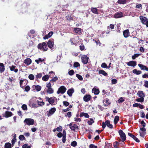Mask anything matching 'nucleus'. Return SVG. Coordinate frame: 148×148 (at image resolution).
I'll return each instance as SVG.
<instances>
[{
    "mask_svg": "<svg viewBox=\"0 0 148 148\" xmlns=\"http://www.w3.org/2000/svg\"><path fill=\"white\" fill-rule=\"evenodd\" d=\"M140 124L143 127H140V131L139 132L140 136L143 138H144L146 133V129L145 128V127L146 124L143 120L141 121Z\"/></svg>",
    "mask_w": 148,
    "mask_h": 148,
    "instance_id": "f257e3e1",
    "label": "nucleus"
},
{
    "mask_svg": "<svg viewBox=\"0 0 148 148\" xmlns=\"http://www.w3.org/2000/svg\"><path fill=\"white\" fill-rule=\"evenodd\" d=\"M38 49L44 51H47L48 49L47 44L45 42L39 43L37 46Z\"/></svg>",
    "mask_w": 148,
    "mask_h": 148,
    "instance_id": "f03ea898",
    "label": "nucleus"
},
{
    "mask_svg": "<svg viewBox=\"0 0 148 148\" xmlns=\"http://www.w3.org/2000/svg\"><path fill=\"white\" fill-rule=\"evenodd\" d=\"M46 87L47 88V93L49 94H51L53 93L54 90L51 88V85L50 82L47 83L46 85Z\"/></svg>",
    "mask_w": 148,
    "mask_h": 148,
    "instance_id": "7ed1b4c3",
    "label": "nucleus"
},
{
    "mask_svg": "<svg viewBox=\"0 0 148 148\" xmlns=\"http://www.w3.org/2000/svg\"><path fill=\"white\" fill-rule=\"evenodd\" d=\"M24 122L28 125H33L34 123V120L31 118L25 119L24 121Z\"/></svg>",
    "mask_w": 148,
    "mask_h": 148,
    "instance_id": "20e7f679",
    "label": "nucleus"
},
{
    "mask_svg": "<svg viewBox=\"0 0 148 148\" xmlns=\"http://www.w3.org/2000/svg\"><path fill=\"white\" fill-rule=\"evenodd\" d=\"M66 88L64 86H61L58 90L57 93L58 94L60 93L63 94L66 91Z\"/></svg>",
    "mask_w": 148,
    "mask_h": 148,
    "instance_id": "39448f33",
    "label": "nucleus"
},
{
    "mask_svg": "<svg viewBox=\"0 0 148 148\" xmlns=\"http://www.w3.org/2000/svg\"><path fill=\"white\" fill-rule=\"evenodd\" d=\"M89 58L86 55H84L81 57L82 61L84 64H86L88 62Z\"/></svg>",
    "mask_w": 148,
    "mask_h": 148,
    "instance_id": "423d86ee",
    "label": "nucleus"
},
{
    "mask_svg": "<svg viewBox=\"0 0 148 148\" xmlns=\"http://www.w3.org/2000/svg\"><path fill=\"white\" fill-rule=\"evenodd\" d=\"M119 133L120 137L122 139V142H124L126 139V136L125 134L121 130H120L119 131Z\"/></svg>",
    "mask_w": 148,
    "mask_h": 148,
    "instance_id": "0eeeda50",
    "label": "nucleus"
},
{
    "mask_svg": "<svg viewBox=\"0 0 148 148\" xmlns=\"http://www.w3.org/2000/svg\"><path fill=\"white\" fill-rule=\"evenodd\" d=\"M54 44V40L53 39H50L47 42V45L48 46L50 49L53 47V45Z\"/></svg>",
    "mask_w": 148,
    "mask_h": 148,
    "instance_id": "6e6552de",
    "label": "nucleus"
},
{
    "mask_svg": "<svg viewBox=\"0 0 148 148\" xmlns=\"http://www.w3.org/2000/svg\"><path fill=\"white\" fill-rule=\"evenodd\" d=\"M56 109L55 108H51L50 109L49 112L47 113V115L48 117L51 116L56 111Z\"/></svg>",
    "mask_w": 148,
    "mask_h": 148,
    "instance_id": "1a4fd4ad",
    "label": "nucleus"
},
{
    "mask_svg": "<svg viewBox=\"0 0 148 148\" xmlns=\"http://www.w3.org/2000/svg\"><path fill=\"white\" fill-rule=\"evenodd\" d=\"M55 99H56V98L54 97L50 98L48 102L49 104H51V105H55L56 104L57 102V99H56V101L55 102L56 104H54L55 103Z\"/></svg>",
    "mask_w": 148,
    "mask_h": 148,
    "instance_id": "9d476101",
    "label": "nucleus"
},
{
    "mask_svg": "<svg viewBox=\"0 0 148 148\" xmlns=\"http://www.w3.org/2000/svg\"><path fill=\"white\" fill-rule=\"evenodd\" d=\"M123 16V14L121 12H116L114 15V17L116 18H120Z\"/></svg>",
    "mask_w": 148,
    "mask_h": 148,
    "instance_id": "9b49d317",
    "label": "nucleus"
},
{
    "mask_svg": "<svg viewBox=\"0 0 148 148\" xmlns=\"http://www.w3.org/2000/svg\"><path fill=\"white\" fill-rule=\"evenodd\" d=\"M139 18L141 22L143 25H144L146 22V21L148 20V19L147 18L142 16H140Z\"/></svg>",
    "mask_w": 148,
    "mask_h": 148,
    "instance_id": "f8f14e48",
    "label": "nucleus"
},
{
    "mask_svg": "<svg viewBox=\"0 0 148 148\" xmlns=\"http://www.w3.org/2000/svg\"><path fill=\"white\" fill-rule=\"evenodd\" d=\"M13 114L10 111H6L5 113L3 114V116L6 118L11 117L13 115Z\"/></svg>",
    "mask_w": 148,
    "mask_h": 148,
    "instance_id": "ddd939ff",
    "label": "nucleus"
},
{
    "mask_svg": "<svg viewBox=\"0 0 148 148\" xmlns=\"http://www.w3.org/2000/svg\"><path fill=\"white\" fill-rule=\"evenodd\" d=\"M123 35L124 37L127 38L130 35V33L129 30L128 29L124 30L123 32Z\"/></svg>",
    "mask_w": 148,
    "mask_h": 148,
    "instance_id": "4468645a",
    "label": "nucleus"
},
{
    "mask_svg": "<svg viewBox=\"0 0 148 148\" xmlns=\"http://www.w3.org/2000/svg\"><path fill=\"white\" fill-rule=\"evenodd\" d=\"M127 65L129 66L134 67L136 65V62L132 60L130 61L127 62Z\"/></svg>",
    "mask_w": 148,
    "mask_h": 148,
    "instance_id": "2eb2a0df",
    "label": "nucleus"
},
{
    "mask_svg": "<svg viewBox=\"0 0 148 148\" xmlns=\"http://www.w3.org/2000/svg\"><path fill=\"white\" fill-rule=\"evenodd\" d=\"M103 106H107L111 104V102L109 101V99L106 98L103 100Z\"/></svg>",
    "mask_w": 148,
    "mask_h": 148,
    "instance_id": "dca6fc26",
    "label": "nucleus"
},
{
    "mask_svg": "<svg viewBox=\"0 0 148 148\" xmlns=\"http://www.w3.org/2000/svg\"><path fill=\"white\" fill-rule=\"evenodd\" d=\"M91 97L90 95H86L84 96L83 97L84 100L85 102H88L91 99Z\"/></svg>",
    "mask_w": 148,
    "mask_h": 148,
    "instance_id": "f3484780",
    "label": "nucleus"
},
{
    "mask_svg": "<svg viewBox=\"0 0 148 148\" xmlns=\"http://www.w3.org/2000/svg\"><path fill=\"white\" fill-rule=\"evenodd\" d=\"M128 134L129 136L133 138L137 142L139 143L140 142L139 140L138 139V138L130 132L128 133Z\"/></svg>",
    "mask_w": 148,
    "mask_h": 148,
    "instance_id": "a211bd4d",
    "label": "nucleus"
},
{
    "mask_svg": "<svg viewBox=\"0 0 148 148\" xmlns=\"http://www.w3.org/2000/svg\"><path fill=\"white\" fill-rule=\"evenodd\" d=\"M70 129L74 132H77L79 130L78 126L76 124H74L70 127Z\"/></svg>",
    "mask_w": 148,
    "mask_h": 148,
    "instance_id": "6ab92c4d",
    "label": "nucleus"
},
{
    "mask_svg": "<svg viewBox=\"0 0 148 148\" xmlns=\"http://www.w3.org/2000/svg\"><path fill=\"white\" fill-rule=\"evenodd\" d=\"M138 65L141 70H145L146 71H148V68L147 66L140 64H138Z\"/></svg>",
    "mask_w": 148,
    "mask_h": 148,
    "instance_id": "aec40b11",
    "label": "nucleus"
},
{
    "mask_svg": "<svg viewBox=\"0 0 148 148\" xmlns=\"http://www.w3.org/2000/svg\"><path fill=\"white\" fill-rule=\"evenodd\" d=\"M137 95L140 97H143L144 98L145 97V94L143 91L139 90L138 92Z\"/></svg>",
    "mask_w": 148,
    "mask_h": 148,
    "instance_id": "412c9836",
    "label": "nucleus"
},
{
    "mask_svg": "<svg viewBox=\"0 0 148 148\" xmlns=\"http://www.w3.org/2000/svg\"><path fill=\"white\" fill-rule=\"evenodd\" d=\"M32 62V60L30 58H27L24 60V63L27 65H29Z\"/></svg>",
    "mask_w": 148,
    "mask_h": 148,
    "instance_id": "4be33fe9",
    "label": "nucleus"
},
{
    "mask_svg": "<svg viewBox=\"0 0 148 148\" xmlns=\"http://www.w3.org/2000/svg\"><path fill=\"white\" fill-rule=\"evenodd\" d=\"M92 92L94 93L95 95H97L99 93L100 91L99 89L96 88H94L92 90Z\"/></svg>",
    "mask_w": 148,
    "mask_h": 148,
    "instance_id": "5701e85b",
    "label": "nucleus"
},
{
    "mask_svg": "<svg viewBox=\"0 0 148 148\" xmlns=\"http://www.w3.org/2000/svg\"><path fill=\"white\" fill-rule=\"evenodd\" d=\"M9 68L10 69V70L11 71H14L15 72L17 73L18 71V70L17 69H15L16 68V66H15L12 65V66H9Z\"/></svg>",
    "mask_w": 148,
    "mask_h": 148,
    "instance_id": "b1692460",
    "label": "nucleus"
},
{
    "mask_svg": "<svg viewBox=\"0 0 148 148\" xmlns=\"http://www.w3.org/2000/svg\"><path fill=\"white\" fill-rule=\"evenodd\" d=\"M74 90L73 88H71L68 90L67 91L68 95L70 96L71 97L72 94L74 92Z\"/></svg>",
    "mask_w": 148,
    "mask_h": 148,
    "instance_id": "393cba45",
    "label": "nucleus"
},
{
    "mask_svg": "<svg viewBox=\"0 0 148 148\" xmlns=\"http://www.w3.org/2000/svg\"><path fill=\"white\" fill-rule=\"evenodd\" d=\"M74 31L75 33L81 34V29L79 28L76 27L74 29Z\"/></svg>",
    "mask_w": 148,
    "mask_h": 148,
    "instance_id": "a878e982",
    "label": "nucleus"
},
{
    "mask_svg": "<svg viewBox=\"0 0 148 148\" xmlns=\"http://www.w3.org/2000/svg\"><path fill=\"white\" fill-rule=\"evenodd\" d=\"M91 11L95 14H98L99 12L98 11V9L96 8L92 7L91 8Z\"/></svg>",
    "mask_w": 148,
    "mask_h": 148,
    "instance_id": "bb28decb",
    "label": "nucleus"
},
{
    "mask_svg": "<svg viewBox=\"0 0 148 148\" xmlns=\"http://www.w3.org/2000/svg\"><path fill=\"white\" fill-rule=\"evenodd\" d=\"M5 69V66L3 63H0V72H3Z\"/></svg>",
    "mask_w": 148,
    "mask_h": 148,
    "instance_id": "cd10ccee",
    "label": "nucleus"
},
{
    "mask_svg": "<svg viewBox=\"0 0 148 148\" xmlns=\"http://www.w3.org/2000/svg\"><path fill=\"white\" fill-rule=\"evenodd\" d=\"M105 123L107 127L110 129H112L113 128V126L110 123V121L108 120H107L105 121Z\"/></svg>",
    "mask_w": 148,
    "mask_h": 148,
    "instance_id": "c85d7f7f",
    "label": "nucleus"
},
{
    "mask_svg": "<svg viewBox=\"0 0 148 148\" xmlns=\"http://www.w3.org/2000/svg\"><path fill=\"white\" fill-rule=\"evenodd\" d=\"M79 116L80 117L84 116L86 118H89V115L87 113L81 112Z\"/></svg>",
    "mask_w": 148,
    "mask_h": 148,
    "instance_id": "c756f323",
    "label": "nucleus"
},
{
    "mask_svg": "<svg viewBox=\"0 0 148 148\" xmlns=\"http://www.w3.org/2000/svg\"><path fill=\"white\" fill-rule=\"evenodd\" d=\"M133 73L136 75H140L142 73V71L140 70H137L136 69H134L133 70Z\"/></svg>",
    "mask_w": 148,
    "mask_h": 148,
    "instance_id": "7c9ffc66",
    "label": "nucleus"
},
{
    "mask_svg": "<svg viewBox=\"0 0 148 148\" xmlns=\"http://www.w3.org/2000/svg\"><path fill=\"white\" fill-rule=\"evenodd\" d=\"M99 74H101L104 76H106L108 75L107 73L103 70H99Z\"/></svg>",
    "mask_w": 148,
    "mask_h": 148,
    "instance_id": "2f4dec72",
    "label": "nucleus"
},
{
    "mask_svg": "<svg viewBox=\"0 0 148 148\" xmlns=\"http://www.w3.org/2000/svg\"><path fill=\"white\" fill-rule=\"evenodd\" d=\"M70 41L71 43V45H76L77 42L75 41V38H72L70 39Z\"/></svg>",
    "mask_w": 148,
    "mask_h": 148,
    "instance_id": "473e14b6",
    "label": "nucleus"
},
{
    "mask_svg": "<svg viewBox=\"0 0 148 148\" xmlns=\"http://www.w3.org/2000/svg\"><path fill=\"white\" fill-rule=\"evenodd\" d=\"M49 77V75H46L42 77V79L44 81H46L48 80Z\"/></svg>",
    "mask_w": 148,
    "mask_h": 148,
    "instance_id": "72a5a7b5",
    "label": "nucleus"
},
{
    "mask_svg": "<svg viewBox=\"0 0 148 148\" xmlns=\"http://www.w3.org/2000/svg\"><path fill=\"white\" fill-rule=\"evenodd\" d=\"M127 2L126 0H118L117 3L119 4H125Z\"/></svg>",
    "mask_w": 148,
    "mask_h": 148,
    "instance_id": "f704fd0d",
    "label": "nucleus"
},
{
    "mask_svg": "<svg viewBox=\"0 0 148 148\" xmlns=\"http://www.w3.org/2000/svg\"><path fill=\"white\" fill-rule=\"evenodd\" d=\"M4 147L5 148H11L12 145L9 143H7L5 144Z\"/></svg>",
    "mask_w": 148,
    "mask_h": 148,
    "instance_id": "c9c22d12",
    "label": "nucleus"
},
{
    "mask_svg": "<svg viewBox=\"0 0 148 148\" xmlns=\"http://www.w3.org/2000/svg\"><path fill=\"white\" fill-rule=\"evenodd\" d=\"M119 120V117L118 116H116L114 119V124H116Z\"/></svg>",
    "mask_w": 148,
    "mask_h": 148,
    "instance_id": "e433bc0d",
    "label": "nucleus"
},
{
    "mask_svg": "<svg viewBox=\"0 0 148 148\" xmlns=\"http://www.w3.org/2000/svg\"><path fill=\"white\" fill-rule=\"evenodd\" d=\"M69 6V5L68 4H66L65 5H63L62 7V10L65 11L66 10L67 8Z\"/></svg>",
    "mask_w": 148,
    "mask_h": 148,
    "instance_id": "4c0bfd02",
    "label": "nucleus"
},
{
    "mask_svg": "<svg viewBox=\"0 0 148 148\" xmlns=\"http://www.w3.org/2000/svg\"><path fill=\"white\" fill-rule=\"evenodd\" d=\"M49 76L50 78H52L55 75V73L53 71H51L49 72Z\"/></svg>",
    "mask_w": 148,
    "mask_h": 148,
    "instance_id": "58836bf2",
    "label": "nucleus"
},
{
    "mask_svg": "<svg viewBox=\"0 0 148 148\" xmlns=\"http://www.w3.org/2000/svg\"><path fill=\"white\" fill-rule=\"evenodd\" d=\"M35 88L38 91H40L41 89V87L39 85H36L35 86Z\"/></svg>",
    "mask_w": 148,
    "mask_h": 148,
    "instance_id": "ea45409f",
    "label": "nucleus"
},
{
    "mask_svg": "<svg viewBox=\"0 0 148 148\" xmlns=\"http://www.w3.org/2000/svg\"><path fill=\"white\" fill-rule=\"evenodd\" d=\"M136 101L138 102H143L144 101V98L143 97L138 98L136 99Z\"/></svg>",
    "mask_w": 148,
    "mask_h": 148,
    "instance_id": "a19ab883",
    "label": "nucleus"
},
{
    "mask_svg": "<svg viewBox=\"0 0 148 148\" xmlns=\"http://www.w3.org/2000/svg\"><path fill=\"white\" fill-rule=\"evenodd\" d=\"M72 113L71 112H69L65 114V116L68 117L69 118H70L71 116Z\"/></svg>",
    "mask_w": 148,
    "mask_h": 148,
    "instance_id": "79ce46f5",
    "label": "nucleus"
},
{
    "mask_svg": "<svg viewBox=\"0 0 148 148\" xmlns=\"http://www.w3.org/2000/svg\"><path fill=\"white\" fill-rule=\"evenodd\" d=\"M19 139L21 141L25 140V138L23 135H20L19 136Z\"/></svg>",
    "mask_w": 148,
    "mask_h": 148,
    "instance_id": "37998d69",
    "label": "nucleus"
},
{
    "mask_svg": "<svg viewBox=\"0 0 148 148\" xmlns=\"http://www.w3.org/2000/svg\"><path fill=\"white\" fill-rule=\"evenodd\" d=\"M77 143L76 141H74L72 142L71 144V145L73 147H75L77 145Z\"/></svg>",
    "mask_w": 148,
    "mask_h": 148,
    "instance_id": "c03bdc74",
    "label": "nucleus"
},
{
    "mask_svg": "<svg viewBox=\"0 0 148 148\" xmlns=\"http://www.w3.org/2000/svg\"><path fill=\"white\" fill-rule=\"evenodd\" d=\"M140 55V54L136 53L134 54V55L132 56V58L133 60H134L136 58L138 57Z\"/></svg>",
    "mask_w": 148,
    "mask_h": 148,
    "instance_id": "a18cd8bd",
    "label": "nucleus"
},
{
    "mask_svg": "<svg viewBox=\"0 0 148 148\" xmlns=\"http://www.w3.org/2000/svg\"><path fill=\"white\" fill-rule=\"evenodd\" d=\"M76 75V77L78 78V79H79L81 81H82L83 80V77L81 75L77 74Z\"/></svg>",
    "mask_w": 148,
    "mask_h": 148,
    "instance_id": "49530a36",
    "label": "nucleus"
},
{
    "mask_svg": "<svg viewBox=\"0 0 148 148\" xmlns=\"http://www.w3.org/2000/svg\"><path fill=\"white\" fill-rule=\"evenodd\" d=\"M58 79V78L56 76H55L52 79L50 80L49 82L51 83V82H56Z\"/></svg>",
    "mask_w": 148,
    "mask_h": 148,
    "instance_id": "de8ad7c7",
    "label": "nucleus"
},
{
    "mask_svg": "<svg viewBox=\"0 0 148 148\" xmlns=\"http://www.w3.org/2000/svg\"><path fill=\"white\" fill-rule=\"evenodd\" d=\"M112 144L110 143H107L106 144L105 148H111Z\"/></svg>",
    "mask_w": 148,
    "mask_h": 148,
    "instance_id": "09e8293b",
    "label": "nucleus"
},
{
    "mask_svg": "<svg viewBox=\"0 0 148 148\" xmlns=\"http://www.w3.org/2000/svg\"><path fill=\"white\" fill-rule=\"evenodd\" d=\"M90 121H88L87 123L89 125H91L94 123V121L92 119H90Z\"/></svg>",
    "mask_w": 148,
    "mask_h": 148,
    "instance_id": "8fccbe9b",
    "label": "nucleus"
},
{
    "mask_svg": "<svg viewBox=\"0 0 148 148\" xmlns=\"http://www.w3.org/2000/svg\"><path fill=\"white\" fill-rule=\"evenodd\" d=\"M29 78L31 80H34V76L32 74L29 75L28 76Z\"/></svg>",
    "mask_w": 148,
    "mask_h": 148,
    "instance_id": "3c124183",
    "label": "nucleus"
},
{
    "mask_svg": "<svg viewBox=\"0 0 148 148\" xmlns=\"http://www.w3.org/2000/svg\"><path fill=\"white\" fill-rule=\"evenodd\" d=\"M30 89V88L29 86H26L25 88V91L27 92H28L29 91Z\"/></svg>",
    "mask_w": 148,
    "mask_h": 148,
    "instance_id": "603ef678",
    "label": "nucleus"
},
{
    "mask_svg": "<svg viewBox=\"0 0 148 148\" xmlns=\"http://www.w3.org/2000/svg\"><path fill=\"white\" fill-rule=\"evenodd\" d=\"M101 67L102 68H108V66L107 64L104 62L101 65Z\"/></svg>",
    "mask_w": 148,
    "mask_h": 148,
    "instance_id": "864d4df0",
    "label": "nucleus"
},
{
    "mask_svg": "<svg viewBox=\"0 0 148 148\" xmlns=\"http://www.w3.org/2000/svg\"><path fill=\"white\" fill-rule=\"evenodd\" d=\"M80 66V64L79 63L77 62H76L74 63L73 64V66L74 67L76 68Z\"/></svg>",
    "mask_w": 148,
    "mask_h": 148,
    "instance_id": "5fc2aeb1",
    "label": "nucleus"
},
{
    "mask_svg": "<svg viewBox=\"0 0 148 148\" xmlns=\"http://www.w3.org/2000/svg\"><path fill=\"white\" fill-rule=\"evenodd\" d=\"M21 108L23 110H27V106L26 105L24 104L22 105Z\"/></svg>",
    "mask_w": 148,
    "mask_h": 148,
    "instance_id": "6e6d98bb",
    "label": "nucleus"
},
{
    "mask_svg": "<svg viewBox=\"0 0 148 148\" xmlns=\"http://www.w3.org/2000/svg\"><path fill=\"white\" fill-rule=\"evenodd\" d=\"M69 74L70 75H72L74 74V71L73 70H71L68 72Z\"/></svg>",
    "mask_w": 148,
    "mask_h": 148,
    "instance_id": "4d7b16f0",
    "label": "nucleus"
},
{
    "mask_svg": "<svg viewBox=\"0 0 148 148\" xmlns=\"http://www.w3.org/2000/svg\"><path fill=\"white\" fill-rule=\"evenodd\" d=\"M125 100L123 99V97H121L118 100V103H121L124 101Z\"/></svg>",
    "mask_w": 148,
    "mask_h": 148,
    "instance_id": "13d9d810",
    "label": "nucleus"
},
{
    "mask_svg": "<svg viewBox=\"0 0 148 148\" xmlns=\"http://www.w3.org/2000/svg\"><path fill=\"white\" fill-rule=\"evenodd\" d=\"M22 148H31V146H28L27 144H25L23 145Z\"/></svg>",
    "mask_w": 148,
    "mask_h": 148,
    "instance_id": "bf43d9fd",
    "label": "nucleus"
},
{
    "mask_svg": "<svg viewBox=\"0 0 148 148\" xmlns=\"http://www.w3.org/2000/svg\"><path fill=\"white\" fill-rule=\"evenodd\" d=\"M117 83V80L115 79H112L111 80V83L112 84H115Z\"/></svg>",
    "mask_w": 148,
    "mask_h": 148,
    "instance_id": "052dcab7",
    "label": "nucleus"
},
{
    "mask_svg": "<svg viewBox=\"0 0 148 148\" xmlns=\"http://www.w3.org/2000/svg\"><path fill=\"white\" fill-rule=\"evenodd\" d=\"M79 47V49L81 51H83L85 48L83 44H81Z\"/></svg>",
    "mask_w": 148,
    "mask_h": 148,
    "instance_id": "680f3d73",
    "label": "nucleus"
},
{
    "mask_svg": "<svg viewBox=\"0 0 148 148\" xmlns=\"http://www.w3.org/2000/svg\"><path fill=\"white\" fill-rule=\"evenodd\" d=\"M62 127L61 126H59V127L56 128L58 132H61L62 130Z\"/></svg>",
    "mask_w": 148,
    "mask_h": 148,
    "instance_id": "e2e57ef3",
    "label": "nucleus"
},
{
    "mask_svg": "<svg viewBox=\"0 0 148 148\" xmlns=\"http://www.w3.org/2000/svg\"><path fill=\"white\" fill-rule=\"evenodd\" d=\"M143 85L146 88H148V81H146L144 82Z\"/></svg>",
    "mask_w": 148,
    "mask_h": 148,
    "instance_id": "0e129e2a",
    "label": "nucleus"
},
{
    "mask_svg": "<svg viewBox=\"0 0 148 148\" xmlns=\"http://www.w3.org/2000/svg\"><path fill=\"white\" fill-rule=\"evenodd\" d=\"M63 105L66 107L68 106L69 105V103L67 101H63Z\"/></svg>",
    "mask_w": 148,
    "mask_h": 148,
    "instance_id": "69168bd1",
    "label": "nucleus"
},
{
    "mask_svg": "<svg viewBox=\"0 0 148 148\" xmlns=\"http://www.w3.org/2000/svg\"><path fill=\"white\" fill-rule=\"evenodd\" d=\"M42 76V75L41 73H38L36 75V78L37 79L40 78Z\"/></svg>",
    "mask_w": 148,
    "mask_h": 148,
    "instance_id": "338daca9",
    "label": "nucleus"
},
{
    "mask_svg": "<svg viewBox=\"0 0 148 148\" xmlns=\"http://www.w3.org/2000/svg\"><path fill=\"white\" fill-rule=\"evenodd\" d=\"M89 147L90 148H97V146L95 145L92 144H90Z\"/></svg>",
    "mask_w": 148,
    "mask_h": 148,
    "instance_id": "774afa93",
    "label": "nucleus"
}]
</instances>
